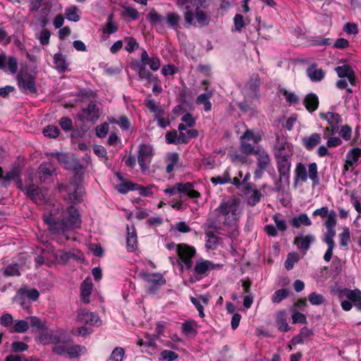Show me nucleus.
Returning a JSON list of instances; mask_svg holds the SVG:
<instances>
[{"label":"nucleus","mask_w":361,"mask_h":361,"mask_svg":"<svg viewBox=\"0 0 361 361\" xmlns=\"http://www.w3.org/2000/svg\"><path fill=\"white\" fill-rule=\"evenodd\" d=\"M308 300L312 305H320L325 302L324 297L322 294L315 292L309 295Z\"/></svg>","instance_id":"bf43d9fd"},{"label":"nucleus","mask_w":361,"mask_h":361,"mask_svg":"<svg viewBox=\"0 0 361 361\" xmlns=\"http://www.w3.org/2000/svg\"><path fill=\"white\" fill-rule=\"evenodd\" d=\"M290 223L296 228H300L301 225H305L306 226L312 225V221L306 214H300L298 216L293 217Z\"/></svg>","instance_id":"72a5a7b5"},{"label":"nucleus","mask_w":361,"mask_h":361,"mask_svg":"<svg viewBox=\"0 0 361 361\" xmlns=\"http://www.w3.org/2000/svg\"><path fill=\"white\" fill-rule=\"evenodd\" d=\"M279 92L285 97L286 101L288 104H298L299 102V98L294 92H289L284 88L280 89Z\"/></svg>","instance_id":"3c124183"},{"label":"nucleus","mask_w":361,"mask_h":361,"mask_svg":"<svg viewBox=\"0 0 361 361\" xmlns=\"http://www.w3.org/2000/svg\"><path fill=\"white\" fill-rule=\"evenodd\" d=\"M306 72L312 82H320L325 76V72L322 68H318L317 63H312L308 66Z\"/></svg>","instance_id":"393cba45"},{"label":"nucleus","mask_w":361,"mask_h":361,"mask_svg":"<svg viewBox=\"0 0 361 361\" xmlns=\"http://www.w3.org/2000/svg\"><path fill=\"white\" fill-rule=\"evenodd\" d=\"M118 30V24L114 20V15L110 14L107 18V21L102 27L103 35L107 36L116 33Z\"/></svg>","instance_id":"c756f323"},{"label":"nucleus","mask_w":361,"mask_h":361,"mask_svg":"<svg viewBox=\"0 0 361 361\" xmlns=\"http://www.w3.org/2000/svg\"><path fill=\"white\" fill-rule=\"evenodd\" d=\"M315 240V236L312 234L303 235L300 233L294 238V244L300 252L306 253Z\"/></svg>","instance_id":"a211bd4d"},{"label":"nucleus","mask_w":361,"mask_h":361,"mask_svg":"<svg viewBox=\"0 0 361 361\" xmlns=\"http://www.w3.org/2000/svg\"><path fill=\"white\" fill-rule=\"evenodd\" d=\"M54 172L55 167L51 162H42L37 170L39 182L42 183L49 181Z\"/></svg>","instance_id":"6ab92c4d"},{"label":"nucleus","mask_w":361,"mask_h":361,"mask_svg":"<svg viewBox=\"0 0 361 361\" xmlns=\"http://www.w3.org/2000/svg\"><path fill=\"white\" fill-rule=\"evenodd\" d=\"M61 339V333L58 331H47L40 333L39 340L44 345L54 343V345Z\"/></svg>","instance_id":"412c9836"},{"label":"nucleus","mask_w":361,"mask_h":361,"mask_svg":"<svg viewBox=\"0 0 361 361\" xmlns=\"http://www.w3.org/2000/svg\"><path fill=\"white\" fill-rule=\"evenodd\" d=\"M102 111L95 101H90L87 107L82 108L76 114L75 118L82 123H96L99 118Z\"/></svg>","instance_id":"0eeeda50"},{"label":"nucleus","mask_w":361,"mask_h":361,"mask_svg":"<svg viewBox=\"0 0 361 361\" xmlns=\"http://www.w3.org/2000/svg\"><path fill=\"white\" fill-rule=\"evenodd\" d=\"M78 179L80 181L82 180L81 175H75L73 180H72L68 185H61L59 188L60 190H66L68 195V199L72 203L75 204H80L82 202L83 195L85 194L84 188L81 183L77 181Z\"/></svg>","instance_id":"423d86ee"},{"label":"nucleus","mask_w":361,"mask_h":361,"mask_svg":"<svg viewBox=\"0 0 361 361\" xmlns=\"http://www.w3.org/2000/svg\"><path fill=\"white\" fill-rule=\"evenodd\" d=\"M216 220L227 229H235L243 214L241 201L238 197L232 196L221 201L214 210Z\"/></svg>","instance_id":"f03ea898"},{"label":"nucleus","mask_w":361,"mask_h":361,"mask_svg":"<svg viewBox=\"0 0 361 361\" xmlns=\"http://www.w3.org/2000/svg\"><path fill=\"white\" fill-rule=\"evenodd\" d=\"M151 94H149L144 102L146 107L151 112L154 113V115H157L159 111H162L164 109L159 108L156 102L153 99H151Z\"/></svg>","instance_id":"8fccbe9b"},{"label":"nucleus","mask_w":361,"mask_h":361,"mask_svg":"<svg viewBox=\"0 0 361 361\" xmlns=\"http://www.w3.org/2000/svg\"><path fill=\"white\" fill-rule=\"evenodd\" d=\"M291 311L293 312L292 320H293V324H297V323L303 324H307V318L304 314L298 312L295 310V308L291 309Z\"/></svg>","instance_id":"e2e57ef3"},{"label":"nucleus","mask_w":361,"mask_h":361,"mask_svg":"<svg viewBox=\"0 0 361 361\" xmlns=\"http://www.w3.org/2000/svg\"><path fill=\"white\" fill-rule=\"evenodd\" d=\"M165 19L168 25L173 30H177L179 28L181 17L178 13L168 12L166 13Z\"/></svg>","instance_id":"473e14b6"},{"label":"nucleus","mask_w":361,"mask_h":361,"mask_svg":"<svg viewBox=\"0 0 361 361\" xmlns=\"http://www.w3.org/2000/svg\"><path fill=\"white\" fill-rule=\"evenodd\" d=\"M337 295L340 300L346 298L347 300L341 301V306L344 311H350L353 307V304L358 311L361 312V290L349 288H338Z\"/></svg>","instance_id":"39448f33"},{"label":"nucleus","mask_w":361,"mask_h":361,"mask_svg":"<svg viewBox=\"0 0 361 361\" xmlns=\"http://www.w3.org/2000/svg\"><path fill=\"white\" fill-rule=\"evenodd\" d=\"M123 40L126 44L125 49L128 52L132 53L139 48V44L134 37H126Z\"/></svg>","instance_id":"603ef678"},{"label":"nucleus","mask_w":361,"mask_h":361,"mask_svg":"<svg viewBox=\"0 0 361 361\" xmlns=\"http://www.w3.org/2000/svg\"><path fill=\"white\" fill-rule=\"evenodd\" d=\"M206 0H200V2L197 4L195 3V15L192 10L190 8V6H185V11L184 12L183 16L185 22V26L190 27L191 25H195V23L194 21V16H195L196 20L197 23L201 26L208 25L210 22V17L208 13L202 10H200L201 7L206 8L204 6V3H205Z\"/></svg>","instance_id":"20e7f679"},{"label":"nucleus","mask_w":361,"mask_h":361,"mask_svg":"<svg viewBox=\"0 0 361 361\" xmlns=\"http://www.w3.org/2000/svg\"><path fill=\"white\" fill-rule=\"evenodd\" d=\"M137 345L140 347H142L143 348H151L152 351H147V350H145L146 353H147L149 355H154L156 353L157 350V343L153 339H149L147 341H144L143 339H139L137 341Z\"/></svg>","instance_id":"a19ab883"},{"label":"nucleus","mask_w":361,"mask_h":361,"mask_svg":"<svg viewBox=\"0 0 361 361\" xmlns=\"http://www.w3.org/2000/svg\"><path fill=\"white\" fill-rule=\"evenodd\" d=\"M293 154V149L291 145L283 136H276V143L274 147V155Z\"/></svg>","instance_id":"dca6fc26"},{"label":"nucleus","mask_w":361,"mask_h":361,"mask_svg":"<svg viewBox=\"0 0 361 361\" xmlns=\"http://www.w3.org/2000/svg\"><path fill=\"white\" fill-rule=\"evenodd\" d=\"M303 104L309 112L315 111L319 106L318 97L314 93L307 94L303 100Z\"/></svg>","instance_id":"cd10ccee"},{"label":"nucleus","mask_w":361,"mask_h":361,"mask_svg":"<svg viewBox=\"0 0 361 361\" xmlns=\"http://www.w3.org/2000/svg\"><path fill=\"white\" fill-rule=\"evenodd\" d=\"M18 85L20 91L25 94H37L36 78L31 73L25 71H20L17 77Z\"/></svg>","instance_id":"6e6552de"},{"label":"nucleus","mask_w":361,"mask_h":361,"mask_svg":"<svg viewBox=\"0 0 361 361\" xmlns=\"http://www.w3.org/2000/svg\"><path fill=\"white\" fill-rule=\"evenodd\" d=\"M319 117L326 121L329 126L331 127V135H335L338 132L340 125L342 123V118L339 114L328 111L320 113Z\"/></svg>","instance_id":"2eb2a0df"},{"label":"nucleus","mask_w":361,"mask_h":361,"mask_svg":"<svg viewBox=\"0 0 361 361\" xmlns=\"http://www.w3.org/2000/svg\"><path fill=\"white\" fill-rule=\"evenodd\" d=\"M206 245L209 249H214L218 244V237L212 231L206 232Z\"/></svg>","instance_id":"13d9d810"},{"label":"nucleus","mask_w":361,"mask_h":361,"mask_svg":"<svg viewBox=\"0 0 361 361\" xmlns=\"http://www.w3.org/2000/svg\"><path fill=\"white\" fill-rule=\"evenodd\" d=\"M29 329V322L27 320L20 319L15 321L10 329L11 333H25Z\"/></svg>","instance_id":"f704fd0d"},{"label":"nucleus","mask_w":361,"mask_h":361,"mask_svg":"<svg viewBox=\"0 0 361 361\" xmlns=\"http://www.w3.org/2000/svg\"><path fill=\"white\" fill-rule=\"evenodd\" d=\"M321 135L319 133H314L311 134L310 136L302 137V145L307 151H312L321 142Z\"/></svg>","instance_id":"b1692460"},{"label":"nucleus","mask_w":361,"mask_h":361,"mask_svg":"<svg viewBox=\"0 0 361 361\" xmlns=\"http://www.w3.org/2000/svg\"><path fill=\"white\" fill-rule=\"evenodd\" d=\"M56 259L57 260L63 264L67 263L71 259H80V257H78L77 255L71 252H66L63 250H59L56 253Z\"/></svg>","instance_id":"79ce46f5"},{"label":"nucleus","mask_w":361,"mask_h":361,"mask_svg":"<svg viewBox=\"0 0 361 361\" xmlns=\"http://www.w3.org/2000/svg\"><path fill=\"white\" fill-rule=\"evenodd\" d=\"M164 18L159 14L154 9L150 11L147 16V20L152 25H154L158 23H162Z\"/></svg>","instance_id":"de8ad7c7"},{"label":"nucleus","mask_w":361,"mask_h":361,"mask_svg":"<svg viewBox=\"0 0 361 361\" xmlns=\"http://www.w3.org/2000/svg\"><path fill=\"white\" fill-rule=\"evenodd\" d=\"M59 125L64 131H71L73 129V121L67 116H63L60 118Z\"/></svg>","instance_id":"774afa93"},{"label":"nucleus","mask_w":361,"mask_h":361,"mask_svg":"<svg viewBox=\"0 0 361 361\" xmlns=\"http://www.w3.org/2000/svg\"><path fill=\"white\" fill-rule=\"evenodd\" d=\"M197 326V323L193 320H188L182 324L181 330L182 332L188 336V335H194L197 334V331L195 330V327Z\"/></svg>","instance_id":"ea45409f"},{"label":"nucleus","mask_w":361,"mask_h":361,"mask_svg":"<svg viewBox=\"0 0 361 361\" xmlns=\"http://www.w3.org/2000/svg\"><path fill=\"white\" fill-rule=\"evenodd\" d=\"M109 130V126L107 123L104 122L100 125H98L95 128L96 135L99 138L105 137Z\"/></svg>","instance_id":"052dcab7"},{"label":"nucleus","mask_w":361,"mask_h":361,"mask_svg":"<svg viewBox=\"0 0 361 361\" xmlns=\"http://www.w3.org/2000/svg\"><path fill=\"white\" fill-rule=\"evenodd\" d=\"M137 238L134 226H127L126 247L128 252H134L137 249Z\"/></svg>","instance_id":"5701e85b"},{"label":"nucleus","mask_w":361,"mask_h":361,"mask_svg":"<svg viewBox=\"0 0 361 361\" xmlns=\"http://www.w3.org/2000/svg\"><path fill=\"white\" fill-rule=\"evenodd\" d=\"M211 182L214 185H224L231 182V177L228 169H226L221 176L212 177Z\"/></svg>","instance_id":"58836bf2"},{"label":"nucleus","mask_w":361,"mask_h":361,"mask_svg":"<svg viewBox=\"0 0 361 361\" xmlns=\"http://www.w3.org/2000/svg\"><path fill=\"white\" fill-rule=\"evenodd\" d=\"M255 154L257 155V166L267 169L271 162L268 153L264 150H257Z\"/></svg>","instance_id":"2f4dec72"},{"label":"nucleus","mask_w":361,"mask_h":361,"mask_svg":"<svg viewBox=\"0 0 361 361\" xmlns=\"http://www.w3.org/2000/svg\"><path fill=\"white\" fill-rule=\"evenodd\" d=\"M216 265L206 259H199L196 261L194 267V275L197 280H200L203 277L207 276L209 272L214 270Z\"/></svg>","instance_id":"ddd939ff"},{"label":"nucleus","mask_w":361,"mask_h":361,"mask_svg":"<svg viewBox=\"0 0 361 361\" xmlns=\"http://www.w3.org/2000/svg\"><path fill=\"white\" fill-rule=\"evenodd\" d=\"M42 133L45 137L56 138L59 136L60 131L56 126L49 125L43 129Z\"/></svg>","instance_id":"5fc2aeb1"},{"label":"nucleus","mask_w":361,"mask_h":361,"mask_svg":"<svg viewBox=\"0 0 361 361\" xmlns=\"http://www.w3.org/2000/svg\"><path fill=\"white\" fill-rule=\"evenodd\" d=\"M164 114L165 111L163 110L162 111H159L157 115H154V118L157 121L158 126L162 128H166L170 125L169 118H163Z\"/></svg>","instance_id":"0e129e2a"},{"label":"nucleus","mask_w":361,"mask_h":361,"mask_svg":"<svg viewBox=\"0 0 361 361\" xmlns=\"http://www.w3.org/2000/svg\"><path fill=\"white\" fill-rule=\"evenodd\" d=\"M289 294L288 289L281 288L275 291L271 297V300L274 303H279L283 300L286 299Z\"/></svg>","instance_id":"09e8293b"},{"label":"nucleus","mask_w":361,"mask_h":361,"mask_svg":"<svg viewBox=\"0 0 361 361\" xmlns=\"http://www.w3.org/2000/svg\"><path fill=\"white\" fill-rule=\"evenodd\" d=\"M25 195L33 202L37 204H43L46 201V193L37 185L30 183Z\"/></svg>","instance_id":"4468645a"},{"label":"nucleus","mask_w":361,"mask_h":361,"mask_svg":"<svg viewBox=\"0 0 361 361\" xmlns=\"http://www.w3.org/2000/svg\"><path fill=\"white\" fill-rule=\"evenodd\" d=\"M77 321L81 324L90 325H98L99 322L97 314L82 309L78 312Z\"/></svg>","instance_id":"aec40b11"},{"label":"nucleus","mask_w":361,"mask_h":361,"mask_svg":"<svg viewBox=\"0 0 361 361\" xmlns=\"http://www.w3.org/2000/svg\"><path fill=\"white\" fill-rule=\"evenodd\" d=\"M6 70L8 69L12 74H14L18 71V61L14 56H9L7 62L6 63Z\"/></svg>","instance_id":"338daca9"},{"label":"nucleus","mask_w":361,"mask_h":361,"mask_svg":"<svg viewBox=\"0 0 361 361\" xmlns=\"http://www.w3.org/2000/svg\"><path fill=\"white\" fill-rule=\"evenodd\" d=\"M308 178L312 181L313 187L319 185L320 180L317 163H310L307 166L302 162L297 163L294 170V187L297 188L299 183L307 182Z\"/></svg>","instance_id":"7ed1b4c3"},{"label":"nucleus","mask_w":361,"mask_h":361,"mask_svg":"<svg viewBox=\"0 0 361 361\" xmlns=\"http://www.w3.org/2000/svg\"><path fill=\"white\" fill-rule=\"evenodd\" d=\"M361 157V149L358 147H355L352 149L347 153V164L350 166H353L355 162H357L359 158Z\"/></svg>","instance_id":"37998d69"},{"label":"nucleus","mask_w":361,"mask_h":361,"mask_svg":"<svg viewBox=\"0 0 361 361\" xmlns=\"http://www.w3.org/2000/svg\"><path fill=\"white\" fill-rule=\"evenodd\" d=\"M60 214L59 218L54 216L53 214L43 216L44 222L48 226V230L52 234L65 235L66 232L80 227L81 216L75 207L71 205L66 209L61 207Z\"/></svg>","instance_id":"f257e3e1"},{"label":"nucleus","mask_w":361,"mask_h":361,"mask_svg":"<svg viewBox=\"0 0 361 361\" xmlns=\"http://www.w3.org/2000/svg\"><path fill=\"white\" fill-rule=\"evenodd\" d=\"M143 279L147 283L157 286H163L166 282L163 275L160 273L146 274L144 275Z\"/></svg>","instance_id":"7c9ffc66"},{"label":"nucleus","mask_w":361,"mask_h":361,"mask_svg":"<svg viewBox=\"0 0 361 361\" xmlns=\"http://www.w3.org/2000/svg\"><path fill=\"white\" fill-rule=\"evenodd\" d=\"M54 63L56 70L60 73H65L68 66V63L66 61V58L61 53H56L54 56Z\"/></svg>","instance_id":"c85d7f7f"},{"label":"nucleus","mask_w":361,"mask_h":361,"mask_svg":"<svg viewBox=\"0 0 361 361\" xmlns=\"http://www.w3.org/2000/svg\"><path fill=\"white\" fill-rule=\"evenodd\" d=\"M293 154H284L274 156L279 175L285 177V182L289 184L290 168Z\"/></svg>","instance_id":"9b49d317"},{"label":"nucleus","mask_w":361,"mask_h":361,"mask_svg":"<svg viewBox=\"0 0 361 361\" xmlns=\"http://www.w3.org/2000/svg\"><path fill=\"white\" fill-rule=\"evenodd\" d=\"M176 252L180 262L179 265L183 266L186 269H190L192 267V258L196 254V250L193 246L180 243L176 246Z\"/></svg>","instance_id":"1a4fd4ad"},{"label":"nucleus","mask_w":361,"mask_h":361,"mask_svg":"<svg viewBox=\"0 0 361 361\" xmlns=\"http://www.w3.org/2000/svg\"><path fill=\"white\" fill-rule=\"evenodd\" d=\"M82 347L79 345H73L68 341L59 340L52 348V351L59 355H67L70 358H75L80 355Z\"/></svg>","instance_id":"9d476101"},{"label":"nucleus","mask_w":361,"mask_h":361,"mask_svg":"<svg viewBox=\"0 0 361 361\" xmlns=\"http://www.w3.org/2000/svg\"><path fill=\"white\" fill-rule=\"evenodd\" d=\"M29 319V326L30 325L35 330L39 331H44L47 330L46 323L42 322L40 319L37 317H30L27 318Z\"/></svg>","instance_id":"c03bdc74"},{"label":"nucleus","mask_w":361,"mask_h":361,"mask_svg":"<svg viewBox=\"0 0 361 361\" xmlns=\"http://www.w3.org/2000/svg\"><path fill=\"white\" fill-rule=\"evenodd\" d=\"M137 184L127 181L116 185V190L121 194H126L128 191H132L137 189Z\"/></svg>","instance_id":"49530a36"},{"label":"nucleus","mask_w":361,"mask_h":361,"mask_svg":"<svg viewBox=\"0 0 361 361\" xmlns=\"http://www.w3.org/2000/svg\"><path fill=\"white\" fill-rule=\"evenodd\" d=\"M125 350L121 347H116L107 361H123Z\"/></svg>","instance_id":"864d4df0"},{"label":"nucleus","mask_w":361,"mask_h":361,"mask_svg":"<svg viewBox=\"0 0 361 361\" xmlns=\"http://www.w3.org/2000/svg\"><path fill=\"white\" fill-rule=\"evenodd\" d=\"M3 273L5 276H20V265L17 262H12L4 269Z\"/></svg>","instance_id":"4c0bfd02"},{"label":"nucleus","mask_w":361,"mask_h":361,"mask_svg":"<svg viewBox=\"0 0 361 361\" xmlns=\"http://www.w3.org/2000/svg\"><path fill=\"white\" fill-rule=\"evenodd\" d=\"M262 197V194L259 190H254L252 194L247 198V204L250 207H254L260 202Z\"/></svg>","instance_id":"6e6d98bb"},{"label":"nucleus","mask_w":361,"mask_h":361,"mask_svg":"<svg viewBox=\"0 0 361 361\" xmlns=\"http://www.w3.org/2000/svg\"><path fill=\"white\" fill-rule=\"evenodd\" d=\"M13 318L9 313H4L0 317V324L6 328H11L13 326Z\"/></svg>","instance_id":"69168bd1"},{"label":"nucleus","mask_w":361,"mask_h":361,"mask_svg":"<svg viewBox=\"0 0 361 361\" xmlns=\"http://www.w3.org/2000/svg\"><path fill=\"white\" fill-rule=\"evenodd\" d=\"M195 185L192 182L185 183H178V190L179 193L188 196L190 199L198 198L200 193L194 189Z\"/></svg>","instance_id":"4be33fe9"},{"label":"nucleus","mask_w":361,"mask_h":361,"mask_svg":"<svg viewBox=\"0 0 361 361\" xmlns=\"http://www.w3.org/2000/svg\"><path fill=\"white\" fill-rule=\"evenodd\" d=\"M79 8L76 6H72L65 9V16L67 20L73 22H78L80 19Z\"/></svg>","instance_id":"e433bc0d"},{"label":"nucleus","mask_w":361,"mask_h":361,"mask_svg":"<svg viewBox=\"0 0 361 361\" xmlns=\"http://www.w3.org/2000/svg\"><path fill=\"white\" fill-rule=\"evenodd\" d=\"M334 71H336L338 78H346L351 85H356L357 78L355 71L351 66L348 64L338 66L334 68Z\"/></svg>","instance_id":"f3484780"},{"label":"nucleus","mask_w":361,"mask_h":361,"mask_svg":"<svg viewBox=\"0 0 361 361\" xmlns=\"http://www.w3.org/2000/svg\"><path fill=\"white\" fill-rule=\"evenodd\" d=\"M339 244L342 247H347L350 241V232L348 227H345L338 235Z\"/></svg>","instance_id":"a18cd8bd"},{"label":"nucleus","mask_w":361,"mask_h":361,"mask_svg":"<svg viewBox=\"0 0 361 361\" xmlns=\"http://www.w3.org/2000/svg\"><path fill=\"white\" fill-rule=\"evenodd\" d=\"M154 156L153 147L149 144H142L139 146L137 154L138 164L142 171H146Z\"/></svg>","instance_id":"f8f14e48"},{"label":"nucleus","mask_w":361,"mask_h":361,"mask_svg":"<svg viewBox=\"0 0 361 361\" xmlns=\"http://www.w3.org/2000/svg\"><path fill=\"white\" fill-rule=\"evenodd\" d=\"M324 225L326 228H335L336 226V214L335 211L331 210L329 214L326 217Z\"/></svg>","instance_id":"680f3d73"},{"label":"nucleus","mask_w":361,"mask_h":361,"mask_svg":"<svg viewBox=\"0 0 361 361\" xmlns=\"http://www.w3.org/2000/svg\"><path fill=\"white\" fill-rule=\"evenodd\" d=\"M276 325L281 332H288L290 327L287 323V315L285 310H280L276 315Z\"/></svg>","instance_id":"bb28decb"},{"label":"nucleus","mask_w":361,"mask_h":361,"mask_svg":"<svg viewBox=\"0 0 361 361\" xmlns=\"http://www.w3.org/2000/svg\"><path fill=\"white\" fill-rule=\"evenodd\" d=\"M212 96V92L209 93H202L200 94L196 99V104H203L204 110L205 111H209L212 109V103L209 101V98Z\"/></svg>","instance_id":"c9c22d12"},{"label":"nucleus","mask_w":361,"mask_h":361,"mask_svg":"<svg viewBox=\"0 0 361 361\" xmlns=\"http://www.w3.org/2000/svg\"><path fill=\"white\" fill-rule=\"evenodd\" d=\"M92 287L93 284L90 279H86L80 285V298L85 304L90 302V297L92 292Z\"/></svg>","instance_id":"a878e982"},{"label":"nucleus","mask_w":361,"mask_h":361,"mask_svg":"<svg viewBox=\"0 0 361 361\" xmlns=\"http://www.w3.org/2000/svg\"><path fill=\"white\" fill-rule=\"evenodd\" d=\"M123 16H128L133 20H136L140 18V13L137 10L130 6H123Z\"/></svg>","instance_id":"4d7b16f0"}]
</instances>
